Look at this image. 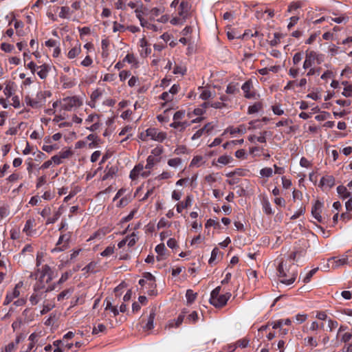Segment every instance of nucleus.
<instances>
[{
  "mask_svg": "<svg viewBox=\"0 0 352 352\" xmlns=\"http://www.w3.org/2000/svg\"><path fill=\"white\" fill-rule=\"evenodd\" d=\"M314 56L315 59V63L318 65L321 64L324 61V55L322 54H318L316 52L314 51Z\"/></svg>",
  "mask_w": 352,
  "mask_h": 352,
  "instance_id": "obj_61",
  "label": "nucleus"
},
{
  "mask_svg": "<svg viewBox=\"0 0 352 352\" xmlns=\"http://www.w3.org/2000/svg\"><path fill=\"white\" fill-rule=\"evenodd\" d=\"M335 185V178L332 175H326L320 180L319 186L322 188L323 190L330 189Z\"/></svg>",
  "mask_w": 352,
  "mask_h": 352,
  "instance_id": "obj_13",
  "label": "nucleus"
},
{
  "mask_svg": "<svg viewBox=\"0 0 352 352\" xmlns=\"http://www.w3.org/2000/svg\"><path fill=\"white\" fill-rule=\"evenodd\" d=\"M187 313H188V311H186V309H184L179 314V315L178 316V317L177 318V319L175 320H171L169 322V323H168L169 327L170 328L178 327L180 324H182V323L183 322V321L185 319L186 314Z\"/></svg>",
  "mask_w": 352,
  "mask_h": 352,
  "instance_id": "obj_19",
  "label": "nucleus"
},
{
  "mask_svg": "<svg viewBox=\"0 0 352 352\" xmlns=\"http://www.w3.org/2000/svg\"><path fill=\"white\" fill-rule=\"evenodd\" d=\"M39 281L49 283L53 279V271L47 265H44L41 270H38V275Z\"/></svg>",
  "mask_w": 352,
  "mask_h": 352,
  "instance_id": "obj_6",
  "label": "nucleus"
},
{
  "mask_svg": "<svg viewBox=\"0 0 352 352\" xmlns=\"http://www.w3.org/2000/svg\"><path fill=\"white\" fill-rule=\"evenodd\" d=\"M144 278L146 280H148L151 282V287H153V286H155V276L150 272H145L143 275Z\"/></svg>",
  "mask_w": 352,
  "mask_h": 352,
  "instance_id": "obj_49",
  "label": "nucleus"
},
{
  "mask_svg": "<svg viewBox=\"0 0 352 352\" xmlns=\"http://www.w3.org/2000/svg\"><path fill=\"white\" fill-rule=\"evenodd\" d=\"M192 204V197L188 195L184 201H181L176 205V210L178 213H181L182 210L190 206Z\"/></svg>",
  "mask_w": 352,
  "mask_h": 352,
  "instance_id": "obj_21",
  "label": "nucleus"
},
{
  "mask_svg": "<svg viewBox=\"0 0 352 352\" xmlns=\"http://www.w3.org/2000/svg\"><path fill=\"white\" fill-rule=\"evenodd\" d=\"M277 274L280 278V282L287 285L292 284L298 275L297 265L289 264L281 261L277 267Z\"/></svg>",
  "mask_w": 352,
  "mask_h": 352,
  "instance_id": "obj_1",
  "label": "nucleus"
},
{
  "mask_svg": "<svg viewBox=\"0 0 352 352\" xmlns=\"http://www.w3.org/2000/svg\"><path fill=\"white\" fill-rule=\"evenodd\" d=\"M97 263L95 261L90 262L85 267L82 268V271L85 273H96L97 272Z\"/></svg>",
  "mask_w": 352,
  "mask_h": 352,
  "instance_id": "obj_33",
  "label": "nucleus"
},
{
  "mask_svg": "<svg viewBox=\"0 0 352 352\" xmlns=\"http://www.w3.org/2000/svg\"><path fill=\"white\" fill-rule=\"evenodd\" d=\"M77 45L78 46H75L74 47H72L68 52L67 54V56L69 59H72V58H74L75 57H76L79 54L80 52H81V49H80V44L79 43H77Z\"/></svg>",
  "mask_w": 352,
  "mask_h": 352,
  "instance_id": "obj_30",
  "label": "nucleus"
},
{
  "mask_svg": "<svg viewBox=\"0 0 352 352\" xmlns=\"http://www.w3.org/2000/svg\"><path fill=\"white\" fill-rule=\"evenodd\" d=\"M323 207V203L319 200H316L311 208V214L318 222L322 223L323 218L320 213Z\"/></svg>",
  "mask_w": 352,
  "mask_h": 352,
  "instance_id": "obj_10",
  "label": "nucleus"
},
{
  "mask_svg": "<svg viewBox=\"0 0 352 352\" xmlns=\"http://www.w3.org/2000/svg\"><path fill=\"white\" fill-rule=\"evenodd\" d=\"M314 51H309L307 50L305 52V59L303 63V69H307L310 68L314 63H315V59L314 56Z\"/></svg>",
  "mask_w": 352,
  "mask_h": 352,
  "instance_id": "obj_16",
  "label": "nucleus"
},
{
  "mask_svg": "<svg viewBox=\"0 0 352 352\" xmlns=\"http://www.w3.org/2000/svg\"><path fill=\"white\" fill-rule=\"evenodd\" d=\"M43 293L39 292H34L33 294L30 297V301L32 305H36L40 300L42 298V294Z\"/></svg>",
  "mask_w": 352,
  "mask_h": 352,
  "instance_id": "obj_34",
  "label": "nucleus"
},
{
  "mask_svg": "<svg viewBox=\"0 0 352 352\" xmlns=\"http://www.w3.org/2000/svg\"><path fill=\"white\" fill-rule=\"evenodd\" d=\"M164 12V8H153L151 9V14L148 20L151 21H155V18Z\"/></svg>",
  "mask_w": 352,
  "mask_h": 352,
  "instance_id": "obj_25",
  "label": "nucleus"
},
{
  "mask_svg": "<svg viewBox=\"0 0 352 352\" xmlns=\"http://www.w3.org/2000/svg\"><path fill=\"white\" fill-rule=\"evenodd\" d=\"M23 283L22 281L16 284L14 288L12 291H8L3 302V305H9L14 298L20 296L19 289L23 287Z\"/></svg>",
  "mask_w": 352,
  "mask_h": 352,
  "instance_id": "obj_7",
  "label": "nucleus"
},
{
  "mask_svg": "<svg viewBox=\"0 0 352 352\" xmlns=\"http://www.w3.org/2000/svg\"><path fill=\"white\" fill-rule=\"evenodd\" d=\"M231 161H232V157L229 155H221L217 160V162L223 165H227Z\"/></svg>",
  "mask_w": 352,
  "mask_h": 352,
  "instance_id": "obj_48",
  "label": "nucleus"
},
{
  "mask_svg": "<svg viewBox=\"0 0 352 352\" xmlns=\"http://www.w3.org/2000/svg\"><path fill=\"white\" fill-rule=\"evenodd\" d=\"M263 108V104L261 102H255L253 105H251L248 107V113L249 114H252L257 113L259 110Z\"/></svg>",
  "mask_w": 352,
  "mask_h": 352,
  "instance_id": "obj_39",
  "label": "nucleus"
},
{
  "mask_svg": "<svg viewBox=\"0 0 352 352\" xmlns=\"http://www.w3.org/2000/svg\"><path fill=\"white\" fill-rule=\"evenodd\" d=\"M155 317V308H152L150 311L146 323L143 326L144 330H151L154 328L153 321Z\"/></svg>",
  "mask_w": 352,
  "mask_h": 352,
  "instance_id": "obj_22",
  "label": "nucleus"
},
{
  "mask_svg": "<svg viewBox=\"0 0 352 352\" xmlns=\"http://www.w3.org/2000/svg\"><path fill=\"white\" fill-rule=\"evenodd\" d=\"M166 247L164 243H160L155 247V252L158 254L157 260L160 261L163 259V256L165 254Z\"/></svg>",
  "mask_w": 352,
  "mask_h": 352,
  "instance_id": "obj_32",
  "label": "nucleus"
},
{
  "mask_svg": "<svg viewBox=\"0 0 352 352\" xmlns=\"http://www.w3.org/2000/svg\"><path fill=\"white\" fill-rule=\"evenodd\" d=\"M35 226V220L34 219H29L25 221L23 232L26 234L27 236H31L33 233L36 232L34 230V227Z\"/></svg>",
  "mask_w": 352,
  "mask_h": 352,
  "instance_id": "obj_17",
  "label": "nucleus"
},
{
  "mask_svg": "<svg viewBox=\"0 0 352 352\" xmlns=\"http://www.w3.org/2000/svg\"><path fill=\"white\" fill-rule=\"evenodd\" d=\"M71 238L72 232H70L61 234L56 244V247L52 250V252H62L67 249L69 248Z\"/></svg>",
  "mask_w": 352,
  "mask_h": 352,
  "instance_id": "obj_4",
  "label": "nucleus"
},
{
  "mask_svg": "<svg viewBox=\"0 0 352 352\" xmlns=\"http://www.w3.org/2000/svg\"><path fill=\"white\" fill-rule=\"evenodd\" d=\"M337 192L344 199L351 197V192L347 190L344 186H338L337 187Z\"/></svg>",
  "mask_w": 352,
  "mask_h": 352,
  "instance_id": "obj_31",
  "label": "nucleus"
},
{
  "mask_svg": "<svg viewBox=\"0 0 352 352\" xmlns=\"http://www.w3.org/2000/svg\"><path fill=\"white\" fill-rule=\"evenodd\" d=\"M199 89H201V92L199 96L201 99L207 100L212 96V93L210 90L204 89L203 87H199Z\"/></svg>",
  "mask_w": 352,
  "mask_h": 352,
  "instance_id": "obj_43",
  "label": "nucleus"
},
{
  "mask_svg": "<svg viewBox=\"0 0 352 352\" xmlns=\"http://www.w3.org/2000/svg\"><path fill=\"white\" fill-rule=\"evenodd\" d=\"M118 172L117 166L107 165L104 171V175L102 178L103 181L112 178Z\"/></svg>",
  "mask_w": 352,
  "mask_h": 352,
  "instance_id": "obj_18",
  "label": "nucleus"
},
{
  "mask_svg": "<svg viewBox=\"0 0 352 352\" xmlns=\"http://www.w3.org/2000/svg\"><path fill=\"white\" fill-rule=\"evenodd\" d=\"M198 318L197 312L196 311H193L187 316L186 322L189 324H195L197 322Z\"/></svg>",
  "mask_w": 352,
  "mask_h": 352,
  "instance_id": "obj_36",
  "label": "nucleus"
},
{
  "mask_svg": "<svg viewBox=\"0 0 352 352\" xmlns=\"http://www.w3.org/2000/svg\"><path fill=\"white\" fill-rule=\"evenodd\" d=\"M60 216V213L58 211L56 212L53 217L47 218L46 225L54 223L59 219Z\"/></svg>",
  "mask_w": 352,
  "mask_h": 352,
  "instance_id": "obj_53",
  "label": "nucleus"
},
{
  "mask_svg": "<svg viewBox=\"0 0 352 352\" xmlns=\"http://www.w3.org/2000/svg\"><path fill=\"white\" fill-rule=\"evenodd\" d=\"M271 135V133L267 131H264L261 133V135L257 137L256 136V140L261 143H265L266 142V137Z\"/></svg>",
  "mask_w": 352,
  "mask_h": 352,
  "instance_id": "obj_52",
  "label": "nucleus"
},
{
  "mask_svg": "<svg viewBox=\"0 0 352 352\" xmlns=\"http://www.w3.org/2000/svg\"><path fill=\"white\" fill-rule=\"evenodd\" d=\"M228 94H236L239 92L238 83L230 82L228 85L226 90Z\"/></svg>",
  "mask_w": 352,
  "mask_h": 352,
  "instance_id": "obj_29",
  "label": "nucleus"
},
{
  "mask_svg": "<svg viewBox=\"0 0 352 352\" xmlns=\"http://www.w3.org/2000/svg\"><path fill=\"white\" fill-rule=\"evenodd\" d=\"M45 282L38 280L34 285V292H39L41 293H47L56 289V284H52L46 286Z\"/></svg>",
  "mask_w": 352,
  "mask_h": 352,
  "instance_id": "obj_11",
  "label": "nucleus"
},
{
  "mask_svg": "<svg viewBox=\"0 0 352 352\" xmlns=\"http://www.w3.org/2000/svg\"><path fill=\"white\" fill-rule=\"evenodd\" d=\"M114 252V247L108 246L101 253L100 255L102 256H109L113 254Z\"/></svg>",
  "mask_w": 352,
  "mask_h": 352,
  "instance_id": "obj_55",
  "label": "nucleus"
},
{
  "mask_svg": "<svg viewBox=\"0 0 352 352\" xmlns=\"http://www.w3.org/2000/svg\"><path fill=\"white\" fill-rule=\"evenodd\" d=\"M190 8V6L188 1H183L180 3L178 14L184 20H186L188 17Z\"/></svg>",
  "mask_w": 352,
  "mask_h": 352,
  "instance_id": "obj_15",
  "label": "nucleus"
},
{
  "mask_svg": "<svg viewBox=\"0 0 352 352\" xmlns=\"http://www.w3.org/2000/svg\"><path fill=\"white\" fill-rule=\"evenodd\" d=\"M302 59V52H296L294 54L292 61L294 65H298Z\"/></svg>",
  "mask_w": 352,
  "mask_h": 352,
  "instance_id": "obj_57",
  "label": "nucleus"
},
{
  "mask_svg": "<svg viewBox=\"0 0 352 352\" xmlns=\"http://www.w3.org/2000/svg\"><path fill=\"white\" fill-rule=\"evenodd\" d=\"M131 72L128 70H122L119 74V77L121 81H124L131 76Z\"/></svg>",
  "mask_w": 352,
  "mask_h": 352,
  "instance_id": "obj_64",
  "label": "nucleus"
},
{
  "mask_svg": "<svg viewBox=\"0 0 352 352\" xmlns=\"http://www.w3.org/2000/svg\"><path fill=\"white\" fill-rule=\"evenodd\" d=\"M37 69H39V71L37 72V74L40 77V78L45 79L50 71L49 65L43 64L42 65L38 66Z\"/></svg>",
  "mask_w": 352,
  "mask_h": 352,
  "instance_id": "obj_23",
  "label": "nucleus"
},
{
  "mask_svg": "<svg viewBox=\"0 0 352 352\" xmlns=\"http://www.w3.org/2000/svg\"><path fill=\"white\" fill-rule=\"evenodd\" d=\"M70 14V9L67 6H63L60 8V12H59V17L62 19H67Z\"/></svg>",
  "mask_w": 352,
  "mask_h": 352,
  "instance_id": "obj_45",
  "label": "nucleus"
},
{
  "mask_svg": "<svg viewBox=\"0 0 352 352\" xmlns=\"http://www.w3.org/2000/svg\"><path fill=\"white\" fill-rule=\"evenodd\" d=\"M106 330V327L103 324H99L97 327H94L92 331V334H98L100 332H104Z\"/></svg>",
  "mask_w": 352,
  "mask_h": 352,
  "instance_id": "obj_62",
  "label": "nucleus"
},
{
  "mask_svg": "<svg viewBox=\"0 0 352 352\" xmlns=\"http://www.w3.org/2000/svg\"><path fill=\"white\" fill-rule=\"evenodd\" d=\"M163 151L164 149L162 146H157L151 151V155H153L154 157H159L162 154Z\"/></svg>",
  "mask_w": 352,
  "mask_h": 352,
  "instance_id": "obj_60",
  "label": "nucleus"
},
{
  "mask_svg": "<svg viewBox=\"0 0 352 352\" xmlns=\"http://www.w3.org/2000/svg\"><path fill=\"white\" fill-rule=\"evenodd\" d=\"M25 100L26 104L32 108H41L45 103L46 92H43L42 91L38 92L36 98L34 99L28 96L25 97Z\"/></svg>",
  "mask_w": 352,
  "mask_h": 352,
  "instance_id": "obj_3",
  "label": "nucleus"
},
{
  "mask_svg": "<svg viewBox=\"0 0 352 352\" xmlns=\"http://www.w3.org/2000/svg\"><path fill=\"white\" fill-rule=\"evenodd\" d=\"M82 102L79 97L74 96L64 98L62 100V108L65 111H70L74 107H79Z\"/></svg>",
  "mask_w": 352,
  "mask_h": 352,
  "instance_id": "obj_5",
  "label": "nucleus"
},
{
  "mask_svg": "<svg viewBox=\"0 0 352 352\" xmlns=\"http://www.w3.org/2000/svg\"><path fill=\"white\" fill-rule=\"evenodd\" d=\"M131 131H132V127L130 126H126L121 130V131L119 133L120 136H122V135L127 134V137L124 140H122L121 142L127 140L129 136L132 135V134L130 133Z\"/></svg>",
  "mask_w": 352,
  "mask_h": 352,
  "instance_id": "obj_47",
  "label": "nucleus"
},
{
  "mask_svg": "<svg viewBox=\"0 0 352 352\" xmlns=\"http://www.w3.org/2000/svg\"><path fill=\"white\" fill-rule=\"evenodd\" d=\"M318 270V267L312 269L311 270L309 271L307 274L303 277L302 282L304 283H308L310 280L312 276L316 273V272Z\"/></svg>",
  "mask_w": 352,
  "mask_h": 352,
  "instance_id": "obj_42",
  "label": "nucleus"
},
{
  "mask_svg": "<svg viewBox=\"0 0 352 352\" xmlns=\"http://www.w3.org/2000/svg\"><path fill=\"white\" fill-rule=\"evenodd\" d=\"M144 169V166L142 164L139 163L138 164L135 165L134 168L131 170L129 177L132 180L137 179L140 175H141V173Z\"/></svg>",
  "mask_w": 352,
  "mask_h": 352,
  "instance_id": "obj_20",
  "label": "nucleus"
},
{
  "mask_svg": "<svg viewBox=\"0 0 352 352\" xmlns=\"http://www.w3.org/2000/svg\"><path fill=\"white\" fill-rule=\"evenodd\" d=\"M182 159L179 157L172 158L168 160V165L176 168L182 164Z\"/></svg>",
  "mask_w": 352,
  "mask_h": 352,
  "instance_id": "obj_46",
  "label": "nucleus"
},
{
  "mask_svg": "<svg viewBox=\"0 0 352 352\" xmlns=\"http://www.w3.org/2000/svg\"><path fill=\"white\" fill-rule=\"evenodd\" d=\"M306 208L305 206L302 205L300 208L290 217L291 220H295L300 217L301 215H303L305 212Z\"/></svg>",
  "mask_w": 352,
  "mask_h": 352,
  "instance_id": "obj_44",
  "label": "nucleus"
},
{
  "mask_svg": "<svg viewBox=\"0 0 352 352\" xmlns=\"http://www.w3.org/2000/svg\"><path fill=\"white\" fill-rule=\"evenodd\" d=\"M190 125L187 122L174 121L170 124V126L174 129H179V131H183L187 126Z\"/></svg>",
  "mask_w": 352,
  "mask_h": 352,
  "instance_id": "obj_28",
  "label": "nucleus"
},
{
  "mask_svg": "<svg viewBox=\"0 0 352 352\" xmlns=\"http://www.w3.org/2000/svg\"><path fill=\"white\" fill-rule=\"evenodd\" d=\"M153 21H151L149 20H141L140 25L142 27L145 28L148 30H151L153 32H157L159 30L158 27L153 24L152 23Z\"/></svg>",
  "mask_w": 352,
  "mask_h": 352,
  "instance_id": "obj_26",
  "label": "nucleus"
},
{
  "mask_svg": "<svg viewBox=\"0 0 352 352\" xmlns=\"http://www.w3.org/2000/svg\"><path fill=\"white\" fill-rule=\"evenodd\" d=\"M203 157L202 156H195L192 158L190 162V166H199L200 163L202 162Z\"/></svg>",
  "mask_w": 352,
  "mask_h": 352,
  "instance_id": "obj_54",
  "label": "nucleus"
},
{
  "mask_svg": "<svg viewBox=\"0 0 352 352\" xmlns=\"http://www.w3.org/2000/svg\"><path fill=\"white\" fill-rule=\"evenodd\" d=\"M14 82H8L3 89V93L7 98H10L13 94Z\"/></svg>",
  "mask_w": 352,
  "mask_h": 352,
  "instance_id": "obj_40",
  "label": "nucleus"
},
{
  "mask_svg": "<svg viewBox=\"0 0 352 352\" xmlns=\"http://www.w3.org/2000/svg\"><path fill=\"white\" fill-rule=\"evenodd\" d=\"M20 236V230L19 228H12L10 230V238L12 240L18 239Z\"/></svg>",
  "mask_w": 352,
  "mask_h": 352,
  "instance_id": "obj_58",
  "label": "nucleus"
},
{
  "mask_svg": "<svg viewBox=\"0 0 352 352\" xmlns=\"http://www.w3.org/2000/svg\"><path fill=\"white\" fill-rule=\"evenodd\" d=\"M253 85L251 80L245 81L241 87L244 93V97L248 99H252L255 97V92L252 91Z\"/></svg>",
  "mask_w": 352,
  "mask_h": 352,
  "instance_id": "obj_12",
  "label": "nucleus"
},
{
  "mask_svg": "<svg viewBox=\"0 0 352 352\" xmlns=\"http://www.w3.org/2000/svg\"><path fill=\"white\" fill-rule=\"evenodd\" d=\"M221 289V286H218L214 288L211 292L210 298L209 299L210 303L217 308L224 307L231 297L230 292H226L224 294H220Z\"/></svg>",
  "mask_w": 352,
  "mask_h": 352,
  "instance_id": "obj_2",
  "label": "nucleus"
},
{
  "mask_svg": "<svg viewBox=\"0 0 352 352\" xmlns=\"http://www.w3.org/2000/svg\"><path fill=\"white\" fill-rule=\"evenodd\" d=\"M334 261L335 267H339L345 265H350L352 263V254L350 251H347L344 254L339 256H334L331 258Z\"/></svg>",
  "mask_w": 352,
  "mask_h": 352,
  "instance_id": "obj_8",
  "label": "nucleus"
},
{
  "mask_svg": "<svg viewBox=\"0 0 352 352\" xmlns=\"http://www.w3.org/2000/svg\"><path fill=\"white\" fill-rule=\"evenodd\" d=\"M10 214L9 207L8 206H3L0 207V221L8 217Z\"/></svg>",
  "mask_w": 352,
  "mask_h": 352,
  "instance_id": "obj_50",
  "label": "nucleus"
},
{
  "mask_svg": "<svg viewBox=\"0 0 352 352\" xmlns=\"http://www.w3.org/2000/svg\"><path fill=\"white\" fill-rule=\"evenodd\" d=\"M24 322H29L34 320V314L33 311L30 308H26L22 313Z\"/></svg>",
  "mask_w": 352,
  "mask_h": 352,
  "instance_id": "obj_24",
  "label": "nucleus"
},
{
  "mask_svg": "<svg viewBox=\"0 0 352 352\" xmlns=\"http://www.w3.org/2000/svg\"><path fill=\"white\" fill-rule=\"evenodd\" d=\"M161 158L156 159L153 155H148L146 159V164L145 166V168L148 170H151L153 168L154 165L160 162Z\"/></svg>",
  "mask_w": 352,
  "mask_h": 352,
  "instance_id": "obj_27",
  "label": "nucleus"
},
{
  "mask_svg": "<svg viewBox=\"0 0 352 352\" xmlns=\"http://www.w3.org/2000/svg\"><path fill=\"white\" fill-rule=\"evenodd\" d=\"M14 48V45L7 43H2L1 44V49L5 52H11Z\"/></svg>",
  "mask_w": 352,
  "mask_h": 352,
  "instance_id": "obj_56",
  "label": "nucleus"
},
{
  "mask_svg": "<svg viewBox=\"0 0 352 352\" xmlns=\"http://www.w3.org/2000/svg\"><path fill=\"white\" fill-rule=\"evenodd\" d=\"M273 170L272 168H263L260 170V175L262 177H270L272 175Z\"/></svg>",
  "mask_w": 352,
  "mask_h": 352,
  "instance_id": "obj_51",
  "label": "nucleus"
},
{
  "mask_svg": "<svg viewBox=\"0 0 352 352\" xmlns=\"http://www.w3.org/2000/svg\"><path fill=\"white\" fill-rule=\"evenodd\" d=\"M74 292L73 288H69L63 290L57 296V300L58 301H62L65 298H67Z\"/></svg>",
  "mask_w": 352,
  "mask_h": 352,
  "instance_id": "obj_35",
  "label": "nucleus"
},
{
  "mask_svg": "<svg viewBox=\"0 0 352 352\" xmlns=\"http://www.w3.org/2000/svg\"><path fill=\"white\" fill-rule=\"evenodd\" d=\"M300 68L298 67H291L289 69L288 74L293 78H296L299 74Z\"/></svg>",
  "mask_w": 352,
  "mask_h": 352,
  "instance_id": "obj_63",
  "label": "nucleus"
},
{
  "mask_svg": "<svg viewBox=\"0 0 352 352\" xmlns=\"http://www.w3.org/2000/svg\"><path fill=\"white\" fill-rule=\"evenodd\" d=\"M135 13L136 17L139 19L140 22H141V20H147L144 16H146L148 19L149 18L151 14V9L144 6L143 5H141L140 6L136 8L135 10Z\"/></svg>",
  "mask_w": 352,
  "mask_h": 352,
  "instance_id": "obj_14",
  "label": "nucleus"
},
{
  "mask_svg": "<svg viewBox=\"0 0 352 352\" xmlns=\"http://www.w3.org/2000/svg\"><path fill=\"white\" fill-rule=\"evenodd\" d=\"M304 341L306 346H309L312 348L316 347L318 345L316 338L314 336L307 337L304 339Z\"/></svg>",
  "mask_w": 352,
  "mask_h": 352,
  "instance_id": "obj_38",
  "label": "nucleus"
},
{
  "mask_svg": "<svg viewBox=\"0 0 352 352\" xmlns=\"http://www.w3.org/2000/svg\"><path fill=\"white\" fill-rule=\"evenodd\" d=\"M146 136L150 137L153 140L162 142L166 138V133L159 131L155 128H148L146 130Z\"/></svg>",
  "mask_w": 352,
  "mask_h": 352,
  "instance_id": "obj_9",
  "label": "nucleus"
},
{
  "mask_svg": "<svg viewBox=\"0 0 352 352\" xmlns=\"http://www.w3.org/2000/svg\"><path fill=\"white\" fill-rule=\"evenodd\" d=\"M263 209L265 214L270 215L274 213L271 208V204L267 199H263L262 201Z\"/></svg>",
  "mask_w": 352,
  "mask_h": 352,
  "instance_id": "obj_37",
  "label": "nucleus"
},
{
  "mask_svg": "<svg viewBox=\"0 0 352 352\" xmlns=\"http://www.w3.org/2000/svg\"><path fill=\"white\" fill-rule=\"evenodd\" d=\"M186 297L188 303L193 302L197 297V293H195L192 289H188L186 293Z\"/></svg>",
  "mask_w": 352,
  "mask_h": 352,
  "instance_id": "obj_41",
  "label": "nucleus"
},
{
  "mask_svg": "<svg viewBox=\"0 0 352 352\" xmlns=\"http://www.w3.org/2000/svg\"><path fill=\"white\" fill-rule=\"evenodd\" d=\"M342 94L346 98L351 97L352 96V85H346V87H344Z\"/></svg>",
  "mask_w": 352,
  "mask_h": 352,
  "instance_id": "obj_59",
  "label": "nucleus"
}]
</instances>
